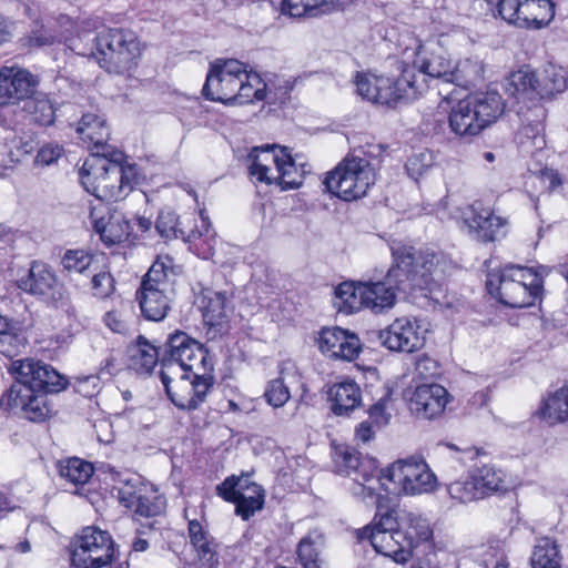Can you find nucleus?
<instances>
[{"instance_id": "7ed1b4c3", "label": "nucleus", "mask_w": 568, "mask_h": 568, "mask_svg": "<svg viewBox=\"0 0 568 568\" xmlns=\"http://www.w3.org/2000/svg\"><path fill=\"white\" fill-rule=\"evenodd\" d=\"M205 99L223 104H247L266 99V84L239 60H216L202 89Z\"/></svg>"}, {"instance_id": "13d9d810", "label": "nucleus", "mask_w": 568, "mask_h": 568, "mask_svg": "<svg viewBox=\"0 0 568 568\" xmlns=\"http://www.w3.org/2000/svg\"><path fill=\"white\" fill-rule=\"evenodd\" d=\"M91 283L93 295L98 298H108L115 292V280L108 270L94 273Z\"/></svg>"}, {"instance_id": "052dcab7", "label": "nucleus", "mask_w": 568, "mask_h": 568, "mask_svg": "<svg viewBox=\"0 0 568 568\" xmlns=\"http://www.w3.org/2000/svg\"><path fill=\"white\" fill-rule=\"evenodd\" d=\"M527 1L528 0H499L497 6L498 13L505 21L519 27L524 6H526Z\"/></svg>"}, {"instance_id": "72a5a7b5", "label": "nucleus", "mask_w": 568, "mask_h": 568, "mask_svg": "<svg viewBox=\"0 0 568 568\" xmlns=\"http://www.w3.org/2000/svg\"><path fill=\"white\" fill-rule=\"evenodd\" d=\"M332 410L335 415H348L362 403V392L354 381H343L331 386L328 390Z\"/></svg>"}, {"instance_id": "603ef678", "label": "nucleus", "mask_w": 568, "mask_h": 568, "mask_svg": "<svg viewBox=\"0 0 568 568\" xmlns=\"http://www.w3.org/2000/svg\"><path fill=\"white\" fill-rule=\"evenodd\" d=\"M447 490L452 498L464 504L484 498L471 471L468 477L450 483Z\"/></svg>"}, {"instance_id": "bf43d9fd", "label": "nucleus", "mask_w": 568, "mask_h": 568, "mask_svg": "<svg viewBox=\"0 0 568 568\" xmlns=\"http://www.w3.org/2000/svg\"><path fill=\"white\" fill-rule=\"evenodd\" d=\"M264 397L273 407H282L290 399L291 394L283 378L280 377L268 383Z\"/></svg>"}, {"instance_id": "a19ab883", "label": "nucleus", "mask_w": 568, "mask_h": 568, "mask_svg": "<svg viewBox=\"0 0 568 568\" xmlns=\"http://www.w3.org/2000/svg\"><path fill=\"white\" fill-rule=\"evenodd\" d=\"M554 18V4L550 0H528L524 6L523 17L519 27L541 28Z\"/></svg>"}, {"instance_id": "e433bc0d", "label": "nucleus", "mask_w": 568, "mask_h": 568, "mask_svg": "<svg viewBox=\"0 0 568 568\" xmlns=\"http://www.w3.org/2000/svg\"><path fill=\"white\" fill-rule=\"evenodd\" d=\"M398 529L404 531L405 540L410 542V551L422 541L432 537L429 523L423 516L402 510L398 516Z\"/></svg>"}, {"instance_id": "393cba45", "label": "nucleus", "mask_w": 568, "mask_h": 568, "mask_svg": "<svg viewBox=\"0 0 568 568\" xmlns=\"http://www.w3.org/2000/svg\"><path fill=\"white\" fill-rule=\"evenodd\" d=\"M537 85V73L528 67H523L506 79L505 90L519 103L527 104L528 109L535 108L538 118H544L545 110L539 105L540 95Z\"/></svg>"}, {"instance_id": "4468645a", "label": "nucleus", "mask_w": 568, "mask_h": 568, "mask_svg": "<svg viewBox=\"0 0 568 568\" xmlns=\"http://www.w3.org/2000/svg\"><path fill=\"white\" fill-rule=\"evenodd\" d=\"M16 382L12 385H23L31 392L59 393L67 387V379L52 366L31 358L11 362L8 366Z\"/></svg>"}, {"instance_id": "4c0bfd02", "label": "nucleus", "mask_w": 568, "mask_h": 568, "mask_svg": "<svg viewBox=\"0 0 568 568\" xmlns=\"http://www.w3.org/2000/svg\"><path fill=\"white\" fill-rule=\"evenodd\" d=\"M452 77L448 83L468 89L480 83L484 79V64L478 59H464L452 64Z\"/></svg>"}, {"instance_id": "b1692460", "label": "nucleus", "mask_w": 568, "mask_h": 568, "mask_svg": "<svg viewBox=\"0 0 568 568\" xmlns=\"http://www.w3.org/2000/svg\"><path fill=\"white\" fill-rule=\"evenodd\" d=\"M317 342L321 352L335 359L353 361L362 349L359 338L341 327L323 328Z\"/></svg>"}, {"instance_id": "2eb2a0df", "label": "nucleus", "mask_w": 568, "mask_h": 568, "mask_svg": "<svg viewBox=\"0 0 568 568\" xmlns=\"http://www.w3.org/2000/svg\"><path fill=\"white\" fill-rule=\"evenodd\" d=\"M212 362L209 352L204 346L189 336L186 333L176 331L171 334L165 343V364H175L178 373L181 371L190 372L194 368H201Z\"/></svg>"}, {"instance_id": "aec40b11", "label": "nucleus", "mask_w": 568, "mask_h": 568, "mask_svg": "<svg viewBox=\"0 0 568 568\" xmlns=\"http://www.w3.org/2000/svg\"><path fill=\"white\" fill-rule=\"evenodd\" d=\"M0 407L21 413L31 422L44 420L49 414L44 395L31 392L23 385H11L0 398Z\"/></svg>"}, {"instance_id": "e2e57ef3", "label": "nucleus", "mask_w": 568, "mask_h": 568, "mask_svg": "<svg viewBox=\"0 0 568 568\" xmlns=\"http://www.w3.org/2000/svg\"><path fill=\"white\" fill-rule=\"evenodd\" d=\"M196 558L202 568H217L219 556L213 538L194 546Z\"/></svg>"}, {"instance_id": "7c9ffc66", "label": "nucleus", "mask_w": 568, "mask_h": 568, "mask_svg": "<svg viewBox=\"0 0 568 568\" xmlns=\"http://www.w3.org/2000/svg\"><path fill=\"white\" fill-rule=\"evenodd\" d=\"M79 138L88 144H92L97 149V154L101 152H110L106 142L110 138V131L105 120L97 113H83L77 125Z\"/></svg>"}, {"instance_id": "8fccbe9b", "label": "nucleus", "mask_w": 568, "mask_h": 568, "mask_svg": "<svg viewBox=\"0 0 568 568\" xmlns=\"http://www.w3.org/2000/svg\"><path fill=\"white\" fill-rule=\"evenodd\" d=\"M362 283L344 282L335 288L336 306L339 311L353 313L362 306Z\"/></svg>"}, {"instance_id": "a211bd4d", "label": "nucleus", "mask_w": 568, "mask_h": 568, "mask_svg": "<svg viewBox=\"0 0 568 568\" xmlns=\"http://www.w3.org/2000/svg\"><path fill=\"white\" fill-rule=\"evenodd\" d=\"M463 220L469 234L481 243L500 241L508 234V219L495 214L479 203L468 205L463 211Z\"/></svg>"}, {"instance_id": "dca6fc26", "label": "nucleus", "mask_w": 568, "mask_h": 568, "mask_svg": "<svg viewBox=\"0 0 568 568\" xmlns=\"http://www.w3.org/2000/svg\"><path fill=\"white\" fill-rule=\"evenodd\" d=\"M354 83L357 94L373 103L394 105L399 101H409L405 82H402V74L397 79H392L357 72Z\"/></svg>"}, {"instance_id": "6e6552de", "label": "nucleus", "mask_w": 568, "mask_h": 568, "mask_svg": "<svg viewBox=\"0 0 568 568\" xmlns=\"http://www.w3.org/2000/svg\"><path fill=\"white\" fill-rule=\"evenodd\" d=\"M18 286L50 307L61 310L70 316L77 313L67 286L44 263L33 261L28 274L18 280Z\"/></svg>"}, {"instance_id": "ddd939ff", "label": "nucleus", "mask_w": 568, "mask_h": 568, "mask_svg": "<svg viewBox=\"0 0 568 568\" xmlns=\"http://www.w3.org/2000/svg\"><path fill=\"white\" fill-rule=\"evenodd\" d=\"M114 555L110 534L95 527H85L74 542L71 564L75 568H101L109 565Z\"/></svg>"}, {"instance_id": "9d476101", "label": "nucleus", "mask_w": 568, "mask_h": 568, "mask_svg": "<svg viewBox=\"0 0 568 568\" xmlns=\"http://www.w3.org/2000/svg\"><path fill=\"white\" fill-rule=\"evenodd\" d=\"M384 478L393 487L386 491L408 496L432 493L437 486V478L422 457L410 456L394 462L384 471Z\"/></svg>"}, {"instance_id": "1a4fd4ad", "label": "nucleus", "mask_w": 568, "mask_h": 568, "mask_svg": "<svg viewBox=\"0 0 568 568\" xmlns=\"http://www.w3.org/2000/svg\"><path fill=\"white\" fill-rule=\"evenodd\" d=\"M110 471L118 484L113 487L118 500L135 517L152 518L164 513L166 499L153 485L144 483L139 476H123L111 467Z\"/></svg>"}, {"instance_id": "680f3d73", "label": "nucleus", "mask_w": 568, "mask_h": 568, "mask_svg": "<svg viewBox=\"0 0 568 568\" xmlns=\"http://www.w3.org/2000/svg\"><path fill=\"white\" fill-rule=\"evenodd\" d=\"M229 503L235 504V513L242 519L247 520L255 511L261 510L264 505V500L250 498L245 494H235V498L227 500Z\"/></svg>"}, {"instance_id": "4be33fe9", "label": "nucleus", "mask_w": 568, "mask_h": 568, "mask_svg": "<svg viewBox=\"0 0 568 568\" xmlns=\"http://www.w3.org/2000/svg\"><path fill=\"white\" fill-rule=\"evenodd\" d=\"M449 400V394L439 384H420L415 387L408 398L409 410L424 419L440 417Z\"/></svg>"}, {"instance_id": "864d4df0", "label": "nucleus", "mask_w": 568, "mask_h": 568, "mask_svg": "<svg viewBox=\"0 0 568 568\" xmlns=\"http://www.w3.org/2000/svg\"><path fill=\"white\" fill-rule=\"evenodd\" d=\"M213 363L202 365L201 368L190 371L193 396L196 400V408L204 402L209 389L213 386L214 378L212 376Z\"/></svg>"}, {"instance_id": "c9c22d12", "label": "nucleus", "mask_w": 568, "mask_h": 568, "mask_svg": "<svg viewBox=\"0 0 568 568\" xmlns=\"http://www.w3.org/2000/svg\"><path fill=\"white\" fill-rule=\"evenodd\" d=\"M537 414L549 425L566 422L568 419V386L549 393L542 399Z\"/></svg>"}, {"instance_id": "4d7b16f0", "label": "nucleus", "mask_w": 568, "mask_h": 568, "mask_svg": "<svg viewBox=\"0 0 568 568\" xmlns=\"http://www.w3.org/2000/svg\"><path fill=\"white\" fill-rule=\"evenodd\" d=\"M383 480L384 475L381 477L377 475V469L373 473V478L369 481H365L362 479L361 475L353 477V487L352 493L354 496L366 499H374L376 496V486L374 484H379L382 486H387Z\"/></svg>"}, {"instance_id": "ea45409f", "label": "nucleus", "mask_w": 568, "mask_h": 568, "mask_svg": "<svg viewBox=\"0 0 568 568\" xmlns=\"http://www.w3.org/2000/svg\"><path fill=\"white\" fill-rule=\"evenodd\" d=\"M217 495L224 500L235 498V494H245L250 498L264 500V490L256 483L251 481L248 476H231L216 487Z\"/></svg>"}, {"instance_id": "0e129e2a", "label": "nucleus", "mask_w": 568, "mask_h": 568, "mask_svg": "<svg viewBox=\"0 0 568 568\" xmlns=\"http://www.w3.org/2000/svg\"><path fill=\"white\" fill-rule=\"evenodd\" d=\"M390 399L388 397L381 398L377 403H375L368 409L369 419L376 426H385L389 423L392 417V413L389 409Z\"/></svg>"}, {"instance_id": "6e6d98bb", "label": "nucleus", "mask_w": 568, "mask_h": 568, "mask_svg": "<svg viewBox=\"0 0 568 568\" xmlns=\"http://www.w3.org/2000/svg\"><path fill=\"white\" fill-rule=\"evenodd\" d=\"M130 306L122 304L119 308L106 312L103 323L113 333L125 335L130 332Z\"/></svg>"}, {"instance_id": "f704fd0d", "label": "nucleus", "mask_w": 568, "mask_h": 568, "mask_svg": "<svg viewBox=\"0 0 568 568\" xmlns=\"http://www.w3.org/2000/svg\"><path fill=\"white\" fill-rule=\"evenodd\" d=\"M540 101L562 93L568 88V72L562 67L548 63L537 73Z\"/></svg>"}, {"instance_id": "a18cd8bd", "label": "nucleus", "mask_w": 568, "mask_h": 568, "mask_svg": "<svg viewBox=\"0 0 568 568\" xmlns=\"http://www.w3.org/2000/svg\"><path fill=\"white\" fill-rule=\"evenodd\" d=\"M479 489L483 491L484 497L506 490L505 474L501 469H497L493 465H484L476 467L471 470Z\"/></svg>"}, {"instance_id": "0eeeda50", "label": "nucleus", "mask_w": 568, "mask_h": 568, "mask_svg": "<svg viewBox=\"0 0 568 568\" xmlns=\"http://www.w3.org/2000/svg\"><path fill=\"white\" fill-rule=\"evenodd\" d=\"M374 183L375 170L372 163L359 155L345 158L324 180L326 190L344 201L365 196Z\"/></svg>"}, {"instance_id": "bb28decb", "label": "nucleus", "mask_w": 568, "mask_h": 568, "mask_svg": "<svg viewBox=\"0 0 568 568\" xmlns=\"http://www.w3.org/2000/svg\"><path fill=\"white\" fill-rule=\"evenodd\" d=\"M105 205L99 204L91 209L90 220L101 240L108 246L126 241L132 232V223L122 214L114 213L105 221L101 213L105 212Z\"/></svg>"}, {"instance_id": "6ab92c4d", "label": "nucleus", "mask_w": 568, "mask_h": 568, "mask_svg": "<svg viewBox=\"0 0 568 568\" xmlns=\"http://www.w3.org/2000/svg\"><path fill=\"white\" fill-rule=\"evenodd\" d=\"M38 77L18 65L0 69V106H10L27 100L36 92Z\"/></svg>"}, {"instance_id": "473e14b6", "label": "nucleus", "mask_w": 568, "mask_h": 568, "mask_svg": "<svg viewBox=\"0 0 568 568\" xmlns=\"http://www.w3.org/2000/svg\"><path fill=\"white\" fill-rule=\"evenodd\" d=\"M468 99L484 129L495 123L505 111V102L497 91L476 92Z\"/></svg>"}, {"instance_id": "9b49d317", "label": "nucleus", "mask_w": 568, "mask_h": 568, "mask_svg": "<svg viewBox=\"0 0 568 568\" xmlns=\"http://www.w3.org/2000/svg\"><path fill=\"white\" fill-rule=\"evenodd\" d=\"M452 60L445 52L419 54L412 64L402 68V82H405L408 100H415L429 87V80L438 79L448 83L452 77Z\"/></svg>"}, {"instance_id": "2f4dec72", "label": "nucleus", "mask_w": 568, "mask_h": 568, "mask_svg": "<svg viewBox=\"0 0 568 568\" xmlns=\"http://www.w3.org/2000/svg\"><path fill=\"white\" fill-rule=\"evenodd\" d=\"M339 0H282L281 11L292 18H318L341 8Z\"/></svg>"}, {"instance_id": "37998d69", "label": "nucleus", "mask_w": 568, "mask_h": 568, "mask_svg": "<svg viewBox=\"0 0 568 568\" xmlns=\"http://www.w3.org/2000/svg\"><path fill=\"white\" fill-rule=\"evenodd\" d=\"M530 562L532 568H561L557 544L549 538H540L535 545Z\"/></svg>"}, {"instance_id": "c756f323", "label": "nucleus", "mask_w": 568, "mask_h": 568, "mask_svg": "<svg viewBox=\"0 0 568 568\" xmlns=\"http://www.w3.org/2000/svg\"><path fill=\"white\" fill-rule=\"evenodd\" d=\"M448 124L450 130L459 136H475L485 130L468 97L452 106Z\"/></svg>"}, {"instance_id": "20e7f679", "label": "nucleus", "mask_w": 568, "mask_h": 568, "mask_svg": "<svg viewBox=\"0 0 568 568\" xmlns=\"http://www.w3.org/2000/svg\"><path fill=\"white\" fill-rule=\"evenodd\" d=\"M120 151L101 152L84 162L80 178L84 189L102 201L124 199L139 179L138 166L124 163Z\"/></svg>"}, {"instance_id": "c03bdc74", "label": "nucleus", "mask_w": 568, "mask_h": 568, "mask_svg": "<svg viewBox=\"0 0 568 568\" xmlns=\"http://www.w3.org/2000/svg\"><path fill=\"white\" fill-rule=\"evenodd\" d=\"M158 349L143 336H139L136 344L130 349L131 365L142 373H150L158 363Z\"/></svg>"}, {"instance_id": "f257e3e1", "label": "nucleus", "mask_w": 568, "mask_h": 568, "mask_svg": "<svg viewBox=\"0 0 568 568\" xmlns=\"http://www.w3.org/2000/svg\"><path fill=\"white\" fill-rule=\"evenodd\" d=\"M393 256L395 264L382 281L362 283L363 306L376 314L395 305L397 292L413 294L416 291H430L449 265L443 254L428 250L417 252L412 246L393 250Z\"/></svg>"}, {"instance_id": "412c9836", "label": "nucleus", "mask_w": 568, "mask_h": 568, "mask_svg": "<svg viewBox=\"0 0 568 568\" xmlns=\"http://www.w3.org/2000/svg\"><path fill=\"white\" fill-rule=\"evenodd\" d=\"M201 307L210 339H214L229 331L233 306L231 296L226 292L204 291L201 297Z\"/></svg>"}, {"instance_id": "5fc2aeb1", "label": "nucleus", "mask_w": 568, "mask_h": 568, "mask_svg": "<svg viewBox=\"0 0 568 568\" xmlns=\"http://www.w3.org/2000/svg\"><path fill=\"white\" fill-rule=\"evenodd\" d=\"M435 163V158L432 151L427 149L414 152L406 162V170L410 178L418 180L423 176Z\"/></svg>"}, {"instance_id": "49530a36", "label": "nucleus", "mask_w": 568, "mask_h": 568, "mask_svg": "<svg viewBox=\"0 0 568 568\" xmlns=\"http://www.w3.org/2000/svg\"><path fill=\"white\" fill-rule=\"evenodd\" d=\"M94 256L84 250H68L61 257L62 271L68 277L92 271Z\"/></svg>"}, {"instance_id": "c85d7f7f", "label": "nucleus", "mask_w": 568, "mask_h": 568, "mask_svg": "<svg viewBox=\"0 0 568 568\" xmlns=\"http://www.w3.org/2000/svg\"><path fill=\"white\" fill-rule=\"evenodd\" d=\"M333 463L337 474L353 477L361 475L365 481H369L376 470L374 460L362 459L358 453L347 447L334 450Z\"/></svg>"}, {"instance_id": "a878e982", "label": "nucleus", "mask_w": 568, "mask_h": 568, "mask_svg": "<svg viewBox=\"0 0 568 568\" xmlns=\"http://www.w3.org/2000/svg\"><path fill=\"white\" fill-rule=\"evenodd\" d=\"M190 372H183L178 378V366L165 364L160 372V379L172 403L180 409H196V400L193 396Z\"/></svg>"}, {"instance_id": "39448f33", "label": "nucleus", "mask_w": 568, "mask_h": 568, "mask_svg": "<svg viewBox=\"0 0 568 568\" xmlns=\"http://www.w3.org/2000/svg\"><path fill=\"white\" fill-rule=\"evenodd\" d=\"M488 293L513 308L529 307L540 298L542 274L530 267L509 264L488 273Z\"/></svg>"}, {"instance_id": "f3484780", "label": "nucleus", "mask_w": 568, "mask_h": 568, "mask_svg": "<svg viewBox=\"0 0 568 568\" xmlns=\"http://www.w3.org/2000/svg\"><path fill=\"white\" fill-rule=\"evenodd\" d=\"M376 334L379 343L394 352L414 353L420 349L426 341V329L420 322L408 317L396 318Z\"/></svg>"}, {"instance_id": "3c124183", "label": "nucleus", "mask_w": 568, "mask_h": 568, "mask_svg": "<svg viewBox=\"0 0 568 568\" xmlns=\"http://www.w3.org/2000/svg\"><path fill=\"white\" fill-rule=\"evenodd\" d=\"M322 546V536L311 532L301 539L297 547V556L301 568H321L318 555Z\"/></svg>"}, {"instance_id": "58836bf2", "label": "nucleus", "mask_w": 568, "mask_h": 568, "mask_svg": "<svg viewBox=\"0 0 568 568\" xmlns=\"http://www.w3.org/2000/svg\"><path fill=\"white\" fill-rule=\"evenodd\" d=\"M22 111L30 121L42 126L53 124L55 108L45 93H33L23 103Z\"/></svg>"}, {"instance_id": "423d86ee", "label": "nucleus", "mask_w": 568, "mask_h": 568, "mask_svg": "<svg viewBox=\"0 0 568 568\" xmlns=\"http://www.w3.org/2000/svg\"><path fill=\"white\" fill-rule=\"evenodd\" d=\"M270 145L255 148L250 153V174L260 182L281 185L282 190L297 189L303 183V170L296 166L286 148Z\"/></svg>"}, {"instance_id": "79ce46f5", "label": "nucleus", "mask_w": 568, "mask_h": 568, "mask_svg": "<svg viewBox=\"0 0 568 568\" xmlns=\"http://www.w3.org/2000/svg\"><path fill=\"white\" fill-rule=\"evenodd\" d=\"M59 475L74 485H84L93 475L91 463L78 457H70L57 463Z\"/></svg>"}, {"instance_id": "de8ad7c7", "label": "nucleus", "mask_w": 568, "mask_h": 568, "mask_svg": "<svg viewBox=\"0 0 568 568\" xmlns=\"http://www.w3.org/2000/svg\"><path fill=\"white\" fill-rule=\"evenodd\" d=\"M171 264L172 260L169 256L158 258L144 275L141 287L174 290L169 276Z\"/></svg>"}, {"instance_id": "69168bd1", "label": "nucleus", "mask_w": 568, "mask_h": 568, "mask_svg": "<svg viewBox=\"0 0 568 568\" xmlns=\"http://www.w3.org/2000/svg\"><path fill=\"white\" fill-rule=\"evenodd\" d=\"M184 516L189 521V537L193 547L212 538L201 521L189 518L187 509L184 510Z\"/></svg>"}, {"instance_id": "f8f14e48", "label": "nucleus", "mask_w": 568, "mask_h": 568, "mask_svg": "<svg viewBox=\"0 0 568 568\" xmlns=\"http://www.w3.org/2000/svg\"><path fill=\"white\" fill-rule=\"evenodd\" d=\"M201 225H196L195 229L186 233L180 227L178 215L173 211H161L155 229L158 233L165 239L183 237L189 243L193 244L199 251V254L209 260L213 257L216 245V233L211 226L209 216L202 210L200 212Z\"/></svg>"}, {"instance_id": "09e8293b", "label": "nucleus", "mask_w": 568, "mask_h": 568, "mask_svg": "<svg viewBox=\"0 0 568 568\" xmlns=\"http://www.w3.org/2000/svg\"><path fill=\"white\" fill-rule=\"evenodd\" d=\"M519 149L524 154L534 155L546 146L541 122L524 125L518 133Z\"/></svg>"}, {"instance_id": "5701e85b", "label": "nucleus", "mask_w": 568, "mask_h": 568, "mask_svg": "<svg viewBox=\"0 0 568 568\" xmlns=\"http://www.w3.org/2000/svg\"><path fill=\"white\" fill-rule=\"evenodd\" d=\"M358 539L369 540L374 549L396 562H407L412 558L410 542L405 540L404 531L375 530L366 526L358 531Z\"/></svg>"}, {"instance_id": "774afa93", "label": "nucleus", "mask_w": 568, "mask_h": 568, "mask_svg": "<svg viewBox=\"0 0 568 568\" xmlns=\"http://www.w3.org/2000/svg\"><path fill=\"white\" fill-rule=\"evenodd\" d=\"M120 369V363L116 353L111 349L105 358L101 361L99 367V376L100 378H110L115 375Z\"/></svg>"}, {"instance_id": "338daca9", "label": "nucleus", "mask_w": 568, "mask_h": 568, "mask_svg": "<svg viewBox=\"0 0 568 568\" xmlns=\"http://www.w3.org/2000/svg\"><path fill=\"white\" fill-rule=\"evenodd\" d=\"M62 154V148L58 144L43 145L36 156L34 163L38 165H50L55 162Z\"/></svg>"}, {"instance_id": "f03ea898", "label": "nucleus", "mask_w": 568, "mask_h": 568, "mask_svg": "<svg viewBox=\"0 0 568 568\" xmlns=\"http://www.w3.org/2000/svg\"><path fill=\"white\" fill-rule=\"evenodd\" d=\"M54 42H65L80 55H93L100 65L110 73L125 74L138 64L140 43L134 32L124 29H108L94 34L82 31L70 37L65 31H53L41 26L29 37L31 47H42Z\"/></svg>"}, {"instance_id": "cd10ccee", "label": "nucleus", "mask_w": 568, "mask_h": 568, "mask_svg": "<svg viewBox=\"0 0 568 568\" xmlns=\"http://www.w3.org/2000/svg\"><path fill=\"white\" fill-rule=\"evenodd\" d=\"M174 290L140 287L136 298L143 316L149 321L164 320L171 310Z\"/></svg>"}]
</instances>
